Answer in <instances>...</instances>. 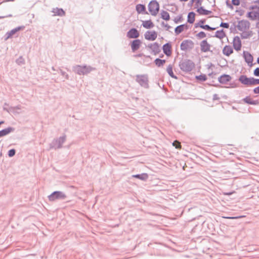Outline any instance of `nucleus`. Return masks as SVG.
Masks as SVG:
<instances>
[{"label": "nucleus", "mask_w": 259, "mask_h": 259, "mask_svg": "<svg viewBox=\"0 0 259 259\" xmlns=\"http://www.w3.org/2000/svg\"><path fill=\"white\" fill-rule=\"evenodd\" d=\"M16 153V150L14 149H12L8 151V156L10 157H13Z\"/></svg>", "instance_id": "a19ab883"}, {"label": "nucleus", "mask_w": 259, "mask_h": 259, "mask_svg": "<svg viewBox=\"0 0 259 259\" xmlns=\"http://www.w3.org/2000/svg\"><path fill=\"white\" fill-rule=\"evenodd\" d=\"M233 45L234 49L237 51L241 48V41L239 36H236L233 39Z\"/></svg>", "instance_id": "4468645a"}, {"label": "nucleus", "mask_w": 259, "mask_h": 259, "mask_svg": "<svg viewBox=\"0 0 259 259\" xmlns=\"http://www.w3.org/2000/svg\"><path fill=\"white\" fill-rule=\"evenodd\" d=\"M136 81L141 87L146 89L148 88V78L147 75H137Z\"/></svg>", "instance_id": "423d86ee"}, {"label": "nucleus", "mask_w": 259, "mask_h": 259, "mask_svg": "<svg viewBox=\"0 0 259 259\" xmlns=\"http://www.w3.org/2000/svg\"><path fill=\"white\" fill-rule=\"evenodd\" d=\"M212 99L213 100H219L220 99V97L218 94H215L213 95Z\"/></svg>", "instance_id": "3c124183"}, {"label": "nucleus", "mask_w": 259, "mask_h": 259, "mask_svg": "<svg viewBox=\"0 0 259 259\" xmlns=\"http://www.w3.org/2000/svg\"><path fill=\"white\" fill-rule=\"evenodd\" d=\"M141 44V41L139 39L134 40L131 43V49L133 52L138 50Z\"/></svg>", "instance_id": "f3484780"}, {"label": "nucleus", "mask_w": 259, "mask_h": 259, "mask_svg": "<svg viewBox=\"0 0 259 259\" xmlns=\"http://www.w3.org/2000/svg\"><path fill=\"white\" fill-rule=\"evenodd\" d=\"M195 14L193 12H190L188 13L187 16V21L188 23L190 24H192L194 23L195 21Z\"/></svg>", "instance_id": "bb28decb"}, {"label": "nucleus", "mask_w": 259, "mask_h": 259, "mask_svg": "<svg viewBox=\"0 0 259 259\" xmlns=\"http://www.w3.org/2000/svg\"><path fill=\"white\" fill-rule=\"evenodd\" d=\"M226 5L228 8L231 9L232 10L234 9L233 6L229 3V1L228 0L226 1Z\"/></svg>", "instance_id": "8fccbe9b"}, {"label": "nucleus", "mask_w": 259, "mask_h": 259, "mask_svg": "<svg viewBox=\"0 0 259 259\" xmlns=\"http://www.w3.org/2000/svg\"><path fill=\"white\" fill-rule=\"evenodd\" d=\"M2 155V152L0 153V157Z\"/></svg>", "instance_id": "774afa93"}, {"label": "nucleus", "mask_w": 259, "mask_h": 259, "mask_svg": "<svg viewBox=\"0 0 259 259\" xmlns=\"http://www.w3.org/2000/svg\"><path fill=\"white\" fill-rule=\"evenodd\" d=\"M257 63L259 64V57L257 59Z\"/></svg>", "instance_id": "052dcab7"}, {"label": "nucleus", "mask_w": 259, "mask_h": 259, "mask_svg": "<svg viewBox=\"0 0 259 259\" xmlns=\"http://www.w3.org/2000/svg\"><path fill=\"white\" fill-rule=\"evenodd\" d=\"M183 20V17H182V16L181 15L177 16V17H176L175 18V19L174 20V22L175 23H178L179 22H181Z\"/></svg>", "instance_id": "58836bf2"}, {"label": "nucleus", "mask_w": 259, "mask_h": 259, "mask_svg": "<svg viewBox=\"0 0 259 259\" xmlns=\"http://www.w3.org/2000/svg\"><path fill=\"white\" fill-rule=\"evenodd\" d=\"M52 70H55V68H54L53 67H52Z\"/></svg>", "instance_id": "338daca9"}, {"label": "nucleus", "mask_w": 259, "mask_h": 259, "mask_svg": "<svg viewBox=\"0 0 259 259\" xmlns=\"http://www.w3.org/2000/svg\"><path fill=\"white\" fill-rule=\"evenodd\" d=\"M16 63L18 65H21L24 63V59L22 57H20L18 59L16 60Z\"/></svg>", "instance_id": "37998d69"}, {"label": "nucleus", "mask_w": 259, "mask_h": 259, "mask_svg": "<svg viewBox=\"0 0 259 259\" xmlns=\"http://www.w3.org/2000/svg\"><path fill=\"white\" fill-rule=\"evenodd\" d=\"M243 101L249 105H257L258 103V101L257 100H252L249 97H246L245 98L243 99Z\"/></svg>", "instance_id": "a878e982"}, {"label": "nucleus", "mask_w": 259, "mask_h": 259, "mask_svg": "<svg viewBox=\"0 0 259 259\" xmlns=\"http://www.w3.org/2000/svg\"><path fill=\"white\" fill-rule=\"evenodd\" d=\"M202 0H196V5L197 7L201 6L202 4Z\"/></svg>", "instance_id": "5fc2aeb1"}, {"label": "nucleus", "mask_w": 259, "mask_h": 259, "mask_svg": "<svg viewBox=\"0 0 259 259\" xmlns=\"http://www.w3.org/2000/svg\"><path fill=\"white\" fill-rule=\"evenodd\" d=\"M4 122L3 121H0V125L3 124Z\"/></svg>", "instance_id": "680f3d73"}, {"label": "nucleus", "mask_w": 259, "mask_h": 259, "mask_svg": "<svg viewBox=\"0 0 259 259\" xmlns=\"http://www.w3.org/2000/svg\"><path fill=\"white\" fill-rule=\"evenodd\" d=\"M14 128L12 127H8L0 131V138L9 134L10 133L14 132Z\"/></svg>", "instance_id": "412c9836"}, {"label": "nucleus", "mask_w": 259, "mask_h": 259, "mask_svg": "<svg viewBox=\"0 0 259 259\" xmlns=\"http://www.w3.org/2000/svg\"><path fill=\"white\" fill-rule=\"evenodd\" d=\"M66 197L67 196L64 192L59 191H54L48 196L49 200L51 201L56 200H64Z\"/></svg>", "instance_id": "39448f33"}, {"label": "nucleus", "mask_w": 259, "mask_h": 259, "mask_svg": "<svg viewBox=\"0 0 259 259\" xmlns=\"http://www.w3.org/2000/svg\"><path fill=\"white\" fill-rule=\"evenodd\" d=\"M162 50L164 54L167 56H169L171 54V45L169 42L164 44L162 47Z\"/></svg>", "instance_id": "dca6fc26"}, {"label": "nucleus", "mask_w": 259, "mask_h": 259, "mask_svg": "<svg viewBox=\"0 0 259 259\" xmlns=\"http://www.w3.org/2000/svg\"><path fill=\"white\" fill-rule=\"evenodd\" d=\"M231 77L228 74H223L219 78V81L222 84H225L230 81Z\"/></svg>", "instance_id": "aec40b11"}, {"label": "nucleus", "mask_w": 259, "mask_h": 259, "mask_svg": "<svg viewBox=\"0 0 259 259\" xmlns=\"http://www.w3.org/2000/svg\"><path fill=\"white\" fill-rule=\"evenodd\" d=\"M196 78L197 80L204 81L207 79V76L205 74H200V75H198L196 76Z\"/></svg>", "instance_id": "c9c22d12"}, {"label": "nucleus", "mask_w": 259, "mask_h": 259, "mask_svg": "<svg viewBox=\"0 0 259 259\" xmlns=\"http://www.w3.org/2000/svg\"><path fill=\"white\" fill-rule=\"evenodd\" d=\"M161 18L164 20L168 21L170 19V16L168 13L164 10H161Z\"/></svg>", "instance_id": "7c9ffc66"}, {"label": "nucleus", "mask_w": 259, "mask_h": 259, "mask_svg": "<svg viewBox=\"0 0 259 259\" xmlns=\"http://www.w3.org/2000/svg\"><path fill=\"white\" fill-rule=\"evenodd\" d=\"M180 69L186 72L191 71L195 67L194 63L189 59H185L179 63Z\"/></svg>", "instance_id": "f03ea898"}, {"label": "nucleus", "mask_w": 259, "mask_h": 259, "mask_svg": "<svg viewBox=\"0 0 259 259\" xmlns=\"http://www.w3.org/2000/svg\"><path fill=\"white\" fill-rule=\"evenodd\" d=\"M226 36V34L223 29H221L220 30H218L215 32V34L214 37L219 38L220 39H222Z\"/></svg>", "instance_id": "c756f323"}, {"label": "nucleus", "mask_w": 259, "mask_h": 259, "mask_svg": "<svg viewBox=\"0 0 259 259\" xmlns=\"http://www.w3.org/2000/svg\"><path fill=\"white\" fill-rule=\"evenodd\" d=\"M66 141V136L64 135L59 138L54 139L50 144V148L60 149Z\"/></svg>", "instance_id": "20e7f679"}, {"label": "nucleus", "mask_w": 259, "mask_h": 259, "mask_svg": "<svg viewBox=\"0 0 259 259\" xmlns=\"http://www.w3.org/2000/svg\"><path fill=\"white\" fill-rule=\"evenodd\" d=\"M253 92L255 94H259V86L254 88Z\"/></svg>", "instance_id": "864d4df0"}, {"label": "nucleus", "mask_w": 259, "mask_h": 259, "mask_svg": "<svg viewBox=\"0 0 259 259\" xmlns=\"http://www.w3.org/2000/svg\"><path fill=\"white\" fill-rule=\"evenodd\" d=\"M232 4L234 6H239L240 2L239 0H232Z\"/></svg>", "instance_id": "49530a36"}, {"label": "nucleus", "mask_w": 259, "mask_h": 259, "mask_svg": "<svg viewBox=\"0 0 259 259\" xmlns=\"http://www.w3.org/2000/svg\"><path fill=\"white\" fill-rule=\"evenodd\" d=\"M233 52V50L230 46H226L223 50V53L227 56H229Z\"/></svg>", "instance_id": "5701e85b"}, {"label": "nucleus", "mask_w": 259, "mask_h": 259, "mask_svg": "<svg viewBox=\"0 0 259 259\" xmlns=\"http://www.w3.org/2000/svg\"><path fill=\"white\" fill-rule=\"evenodd\" d=\"M205 22V19H202L199 21L198 23L195 24V27H200L201 28V26H203V24Z\"/></svg>", "instance_id": "ea45409f"}, {"label": "nucleus", "mask_w": 259, "mask_h": 259, "mask_svg": "<svg viewBox=\"0 0 259 259\" xmlns=\"http://www.w3.org/2000/svg\"><path fill=\"white\" fill-rule=\"evenodd\" d=\"M220 27L225 28H228L229 27V24L227 22H222L220 24Z\"/></svg>", "instance_id": "c03bdc74"}, {"label": "nucleus", "mask_w": 259, "mask_h": 259, "mask_svg": "<svg viewBox=\"0 0 259 259\" xmlns=\"http://www.w3.org/2000/svg\"><path fill=\"white\" fill-rule=\"evenodd\" d=\"M148 8L151 15L155 16L159 12V5L156 0H152L149 3Z\"/></svg>", "instance_id": "7ed1b4c3"}, {"label": "nucleus", "mask_w": 259, "mask_h": 259, "mask_svg": "<svg viewBox=\"0 0 259 259\" xmlns=\"http://www.w3.org/2000/svg\"><path fill=\"white\" fill-rule=\"evenodd\" d=\"M253 74L255 76L259 77V68L257 67L253 71Z\"/></svg>", "instance_id": "de8ad7c7"}, {"label": "nucleus", "mask_w": 259, "mask_h": 259, "mask_svg": "<svg viewBox=\"0 0 259 259\" xmlns=\"http://www.w3.org/2000/svg\"><path fill=\"white\" fill-rule=\"evenodd\" d=\"M73 71L79 75H85L95 70L96 68L87 65H76L72 67Z\"/></svg>", "instance_id": "f257e3e1"}, {"label": "nucleus", "mask_w": 259, "mask_h": 259, "mask_svg": "<svg viewBox=\"0 0 259 259\" xmlns=\"http://www.w3.org/2000/svg\"><path fill=\"white\" fill-rule=\"evenodd\" d=\"M161 25L165 27L166 30H168L171 27L168 24H165L164 22L161 23Z\"/></svg>", "instance_id": "09e8293b"}, {"label": "nucleus", "mask_w": 259, "mask_h": 259, "mask_svg": "<svg viewBox=\"0 0 259 259\" xmlns=\"http://www.w3.org/2000/svg\"><path fill=\"white\" fill-rule=\"evenodd\" d=\"M210 45L207 42L206 40H203L200 44L201 50L203 52H206L210 50Z\"/></svg>", "instance_id": "a211bd4d"}, {"label": "nucleus", "mask_w": 259, "mask_h": 259, "mask_svg": "<svg viewBox=\"0 0 259 259\" xmlns=\"http://www.w3.org/2000/svg\"><path fill=\"white\" fill-rule=\"evenodd\" d=\"M180 1H182V2H183V1H184V2H186V1H187L188 0H180Z\"/></svg>", "instance_id": "69168bd1"}, {"label": "nucleus", "mask_w": 259, "mask_h": 259, "mask_svg": "<svg viewBox=\"0 0 259 259\" xmlns=\"http://www.w3.org/2000/svg\"><path fill=\"white\" fill-rule=\"evenodd\" d=\"M52 12L54 13V15H57L59 16H63L65 15V13L64 11L61 8H56L54 9Z\"/></svg>", "instance_id": "393cba45"}, {"label": "nucleus", "mask_w": 259, "mask_h": 259, "mask_svg": "<svg viewBox=\"0 0 259 259\" xmlns=\"http://www.w3.org/2000/svg\"><path fill=\"white\" fill-rule=\"evenodd\" d=\"M172 145L175 146L176 148H179L181 147L180 143L178 141H175L172 143Z\"/></svg>", "instance_id": "a18cd8bd"}, {"label": "nucleus", "mask_w": 259, "mask_h": 259, "mask_svg": "<svg viewBox=\"0 0 259 259\" xmlns=\"http://www.w3.org/2000/svg\"><path fill=\"white\" fill-rule=\"evenodd\" d=\"M187 26L185 24L179 25L176 27L175 29V32L176 33V34H179L184 30V27H186L187 28Z\"/></svg>", "instance_id": "2f4dec72"}, {"label": "nucleus", "mask_w": 259, "mask_h": 259, "mask_svg": "<svg viewBox=\"0 0 259 259\" xmlns=\"http://www.w3.org/2000/svg\"><path fill=\"white\" fill-rule=\"evenodd\" d=\"M250 25V23L248 21L242 20L238 21L236 27L238 30L241 31H244L249 28Z\"/></svg>", "instance_id": "0eeeda50"}, {"label": "nucleus", "mask_w": 259, "mask_h": 259, "mask_svg": "<svg viewBox=\"0 0 259 259\" xmlns=\"http://www.w3.org/2000/svg\"><path fill=\"white\" fill-rule=\"evenodd\" d=\"M201 28L203 29L209 30V31L213 30H215L216 29V28H215V27H210L209 25H208L207 24L203 25V26H201Z\"/></svg>", "instance_id": "e433bc0d"}, {"label": "nucleus", "mask_w": 259, "mask_h": 259, "mask_svg": "<svg viewBox=\"0 0 259 259\" xmlns=\"http://www.w3.org/2000/svg\"><path fill=\"white\" fill-rule=\"evenodd\" d=\"M194 47V42L189 39L183 41L181 44L180 48L182 51H186L188 49H192Z\"/></svg>", "instance_id": "1a4fd4ad"}, {"label": "nucleus", "mask_w": 259, "mask_h": 259, "mask_svg": "<svg viewBox=\"0 0 259 259\" xmlns=\"http://www.w3.org/2000/svg\"><path fill=\"white\" fill-rule=\"evenodd\" d=\"M243 56L244 58L245 61L250 66H252L253 56L251 54L247 51H243Z\"/></svg>", "instance_id": "f8f14e48"}, {"label": "nucleus", "mask_w": 259, "mask_h": 259, "mask_svg": "<svg viewBox=\"0 0 259 259\" xmlns=\"http://www.w3.org/2000/svg\"><path fill=\"white\" fill-rule=\"evenodd\" d=\"M157 36V34L155 31H147L144 34L145 38L148 40L154 41Z\"/></svg>", "instance_id": "9d476101"}, {"label": "nucleus", "mask_w": 259, "mask_h": 259, "mask_svg": "<svg viewBox=\"0 0 259 259\" xmlns=\"http://www.w3.org/2000/svg\"><path fill=\"white\" fill-rule=\"evenodd\" d=\"M136 10L138 14H148L146 10V7L143 4H138L136 5Z\"/></svg>", "instance_id": "6ab92c4d"}, {"label": "nucleus", "mask_w": 259, "mask_h": 259, "mask_svg": "<svg viewBox=\"0 0 259 259\" xmlns=\"http://www.w3.org/2000/svg\"><path fill=\"white\" fill-rule=\"evenodd\" d=\"M143 26L147 29H150L154 26L153 22L151 20H147L143 22Z\"/></svg>", "instance_id": "c85d7f7f"}, {"label": "nucleus", "mask_w": 259, "mask_h": 259, "mask_svg": "<svg viewBox=\"0 0 259 259\" xmlns=\"http://www.w3.org/2000/svg\"><path fill=\"white\" fill-rule=\"evenodd\" d=\"M256 27L259 28V22L257 24Z\"/></svg>", "instance_id": "e2e57ef3"}, {"label": "nucleus", "mask_w": 259, "mask_h": 259, "mask_svg": "<svg viewBox=\"0 0 259 259\" xmlns=\"http://www.w3.org/2000/svg\"><path fill=\"white\" fill-rule=\"evenodd\" d=\"M167 72L168 73V75L174 78H177V77L174 74L172 71V65H169L166 69Z\"/></svg>", "instance_id": "72a5a7b5"}, {"label": "nucleus", "mask_w": 259, "mask_h": 259, "mask_svg": "<svg viewBox=\"0 0 259 259\" xmlns=\"http://www.w3.org/2000/svg\"><path fill=\"white\" fill-rule=\"evenodd\" d=\"M148 47L151 50L152 53L154 55L158 54L161 51L159 44L156 42L148 45Z\"/></svg>", "instance_id": "ddd939ff"}, {"label": "nucleus", "mask_w": 259, "mask_h": 259, "mask_svg": "<svg viewBox=\"0 0 259 259\" xmlns=\"http://www.w3.org/2000/svg\"><path fill=\"white\" fill-rule=\"evenodd\" d=\"M59 71H60V72L61 73V74L64 76L65 78L66 79H69V75L68 74H67L65 72H64V71H63L62 69H59Z\"/></svg>", "instance_id": "79ce46f5"}, {"label": "nucleus", "mask_w": 259, "mask_h": 259, "mask_svg": "<svg viewBox=\"0 0 259 259\" xmlns=\"http://www.w3.org/2000/svg\"><path fill=\"white\" fill-rule=\"evenodd\" d=\"M133 177L134 178H137L138 179L143 180V181H145L148 178V176L146 173H143L142 174L135 175H133Z\"/></svg>", "instance_id": "cd10ccee"}, {"label": "nucleus", "mask_w": 259, "mask_h": 259, "mask_svg": "<svg viewBox=\"0 0 259 259\" xmlns=\"http://www.w3.org/2000/svg\"><path fill=\"white\" fill-rule=\"evenodd\" d=\"M247 17L252 20H254L256 19H259V12H249L247 13Z\"/></svg>", "instance_id": "4be33fe9"}, {"label": "nucleus", "mask_w": 259, "mask_h": 259, "mask_svg": "<svg viewBox=\"0 0 259 259\" xmlns=\"http://www.w3.org/2000/svg\"><path fill=\"white\" fill-rule=\"evenodd\" d=\"M154 62H155V64L158 67H161V66H163V64L165 63V60H162V59H160L159 58H156Z\"/></svg>", "instance_id": "f704fd0d"}, {"label": "nucleus", "mask_w": 259, "mask_h": 259, "mask_svg": "<svg viewBox=\"0 0 259 259\" xmlns=\"http://www.w3.org/2000/svg\"><path fill=\"white\" fill-rule=\"evenodd\" d=\"M197 12L201 15H208L212 13L211 11L205 9L203 7L198 8Z\"/></svg>", "instance_id": "b1692460"}, {"label": "nucleus", "mask_w": 259, "mask_h": 259, "mask_svg": "<svg viewBox=\"0 0 259 259\" xmlns=\"http://www.w3.org/2000/svg\"><path fill=\"white\" fill-rule=\"evenodd\" d=\"M194 0H191L189 2V4L191 5H192L193 3H194Z\"/></svg>", "instance_id": "13d9d810"}, {"label": "nucleus", "mask_w": 259, "mask_h": 259, "mask_svg": "<svg viewBox=\"0 0 259 259\" xmlns=\"http://www.w3.org/2000/svg\"><path fill=\"white\" fill-rule=\"evenodd\" d=\"M238 80L243 84L253 85V77H247L245 75H241L239 76Z\"/></svg>", "instance_id": "6e6552de"}, {"label": "nucleus", "mask_w": 259, "mask_h": 259, "mask_svg": "<svg viewBox=\"0 0 259 259\" xmlns=\"http://www.w3.org/2000/svg\"><path fill=\"white\" fill-rule=\"evenodd\" d=\"M254 3H257L259 5V0H257L256 1H254Z\"/></svg>", "instance_id": "bf43d9fd"}, {"label": "nucleus", "mask_w": 259, "mask_h": 259, "mask_svg": "<svg viewBox=\"0 0 259 259\" xmlns=\"http://www.w3.org/2000/svg\"><path fill=\"white\" fill-rule=\"evenodd\" d=\"M259 84V79L253 78V85Z\"/></svg>", "instance_id": "603ef678"}, {"label": "nucleus", "mask_w": 259, "mask_h": 259, "mask_svg": "<svg viewBox=\"0 0 259 259\" xmlns=\"http://www.w3.org/2000/svg\"><path fill=\"white\" fill-rule=\"evenodd\" d=\"M238 218V217H227V219H237Z\"/></svg>", "instance_id": "4d7b16f0"}, {"label": "nucleus", "mask_w": 259, "mask_h": 259, "mask_svg": "<svg viewBox=\"0 0 259 259\" xmlns=\"http://www.w3.org/2000/svg\"><path fill=\"white\" fill-rule=\"evenodd\" d=\"M25 27L24 26H20L17 27L13 29H12L11 31L7 32L6 35L7 37L6 38V39H7L9 38L10 37H11L14 34H15L17 32L23 30Z\"/></svg>", "instance_id": "2eb2a0df"}, {"label": "nucleus", "mask_w": 259, "mask_h": 259, "mask_svg": "<svg viewBox=\"0 0 259 259\" xmlns=\"http://www.w3.org/2000/svg\"><path fill=\"white\" fill-rule=\"evenodd\" d=\"M16 108H17V109H20V108L19 107V106H17V107H16Z\"/></svg>", "instance_id": "0e129e2a"}, {"label": "nucleus", "mask_w": 259, "mask_h": 259, "mask_svg": "<svg viewBox=\"0 0 259 259\" xmlns=\"http://www.w3.org/2000/svg\"><path fill=\"white\" fill-rule=\"evenodd\" d=\"M252 35V32L251 31H246L245 30L244 31H242V33L241 34V37L242 39H247L251 36Z\"/></svg>", "instance_id": "473e14b6"}, {"label": "nucleus", "mask_w": 259, "mask_h": 259, "mask_svg": "<svg viewBox=\"0 0 259 259\" xmlns=\"http://www.w3.org/2000/svg\"><path fill=\"white\" fill-rule=\"evenodd\" d=\"M139 35V32L135 28H131L126 33V36L129 38H137Z\"/></svg>", "instance_id": "9b49d317"}, {"label": "nucleus", "mask_w": 259, "mask_h": 259, "mask_svg": "<svg viewBox=\"0 0 259 259\" xmlns=\"http://www.w3.org/2000/svg\"><path fill=\"white\" fill-rule=\"evenodd\" d=\"M143 56H144V54L143 53H140V54L136 55L135 56L136 57H141Z\"/></svg>", "instance_id": "6e6d98bb"}, {"label": "nucleus", "mask_w": 259, "mask_h": 259, "mask_svg": "<svg viewBox=\"0 0 259 259\" xmlns=\"http://www.w3.org/2000/svg\"><path fill=\"white\" fill-rule=\"evenodd\" d=\"M196 36L199 39L203 38L206 37V34L203 31H201L196 34Z\"/></svg>", "instance_id": "4c0bfd02"}]
</instances>
